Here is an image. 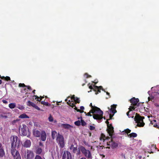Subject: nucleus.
I'll return each mask as SVG.
<instances>
[{
  "label": "nucleus",
  "mask_w": 159,
  "mask_h": 159,
  "mask_svg": "<svg viewBox=\"0 0 159 159\" xmlns=\"http://www.w3.org/2000/svg\"><path fill=\"white\" fill-rule=\"evenodd\" d=\"M67 103L70 106H71L73 107H75L74 109L75 110H77V111L80 112V113H83L84 112V111H81L80 109H78L77 107H75V103H74V102H70V100H69L68 102H67Z\"/></svg>",
  "instance_id": "obj_15"
},
{
  "label": "nucleus",
  "mask_w": 159,
  "mask_h": 159,
  "mask_svg": "<svg viewBox=\"0 0 159 159\" xmlns=\"http://www.w3.org/2000/svg\"><path fill=\"white\" fill-rule=\"evenodd\" d=\"M90 106L92 108V109L91 110L92 113L93 114V118L98 120L99 122H100L101 120L103 118V111L99 108L96 107H93L92 105V103L90 104Z\"/></svg>",
  "instance_id": "obj_1"
},
{
  "label": "nucleus",
  "mask_w": 159,
  "mask_h": 159,
  "mask_svg": "<svg viewBox=\"0 0 159 159\" xmlns=\"http://www.w3.org/2000/svg\"><path fill=\"white\" fill-rule=\"evenodd\" d=\"M0 117L2 118H4L5 119H6L7 118V116L6 115H3L2 114H1L0 115Z\"/></svg>",
  "instance_id": "obj_36"
},
{
  "label": "nucleus",
  "mask_w": 159,
  "mask_h": 159,
  "mask_svg": "<svg viewBox=\"0 0 159 159\" xmlns=\"http://www.w3.org/2000/svg\"><path fill=\"white\" fill-rule=\"evenodd\" d=\"M5 155L4 151L3 148H1L0 149V157H2Z\"/></svg>",
  "instance_id": "obj_25"
},
{
  "label": "nucleus",
  "mask_w": 159,
  "mask_h": 159,
  "mask_svg": "<svg viewBox=\"0 0 159 159\" xmlns=\"http://www.w3.org/2000/svg\"><path fill=\"white\" fill-rule=\"evenodd\" d=\"M35 105H36L34 103H33H33H32V104L31 105V106L34 107H35Z\"/></svg>",
  "instance_id": "obj_47"
},
{
  "label": "nucleus",
  "mask_w": 159,
  "mask_h": 159,
  "mask_svg": "<svg viewBox=\"0 0 159 159\" xmlns=\"http://www.w3.org/2000/svg\"><path fill=\"white\" fill-rule=\"evenodd\" d=\"M34 159H45V158H42L39 155H37L36 156Z\"/></svg>",
  "instance_id": "obj_31"
},
{
  "label": "nucleus",
  "mask_w": 159,
  "mask_h": 159,
  "mask_svg": "<svg viewBox=\"0 0 159 159\" xmlns=\"http://www.w3.org/2000/svg\"><path fill=\"white\" fill-rule=\"evenodd\" d=\"M143 117H141L139 115H137L134 118V120L137 123V126L139 127H143L145 123L143 121Z\"/></svg>",
  "instance_id": "obj_4"
},
{
  "label": "nucleus",
  "mask_w": 159,
  "mask_h": 159,
  "mask_svg": "<svg viewBox=\"0 0 159 159\" xmlns=\"http://www.w3.org/2000/svg\"><path fill=\"white\" fill-rule=\"evenodd\" d=\"M139 102V100L138 98H131L130 100V102L131 103V106L130 107L129 109V110L126 113L127 116L129 118L130 117H133L134 116L132 117L130 116L129 115V113L132 112V109H133L134 110L135 108L139 106V103L138 102Z\"/></svg>",
  "instance_id": "obj_2"
},
{
  "label": "nucleus",
  "mask_w": 159,
  "mask_h": 159,
  "mask_svg": "<svg viewBox=\"0 0 159 159\" xmlns=\"http://www.w3.org/2000/svg\"><path fill=\"white\" fill-rule=\"evenodd\" d=\"M98 93V92L96 93L95 94L96 95H97Z\"/></svg>",
  "instance_id": "obj_60"
},
{
  "label": "nucleus",
  "mask_w": 159,
  "mask_h": 159,
  "mask_svg": "<svg viewBox=\"0 0 159 159\" xmlns=\"http://www.w3.org/2000/svg\"><path fill=\"white\" fill-rule=\"evenodd\" d=\"M59 126L62 128L68 129H70L72 127V126L67 124H61Z\"/></svg>",
  "instance_id": "obj_16"
},
{
  "label": "nucleus",
  "mask_w": 159,
  "mask_h": 159,
  "mask_svg": "<svg viewBox=\"0 0 159 159\" xmlns=\"http://www.w3.org/2000/svg\"><path fill=\"white\" fill-rule=\"evenodd\" d=\"M56 140L57 143L59 145L61 148H63L64 146V141L63 136L61 134L58 133L56 138Z\"/></svg>",
  "instance_id": "obj_5"
},
{
  "label": "nucleus",
  "mask_w": 159,
  "mask_h": 159,
  "mask_svg": "<svg viewBox=\"0 0 159 159\" xmlns=\"http://www.w3.org/2000/svg\"><path fill=\"white\" fill-rule=\"evenodd\" d=\"M41 139L42 141H44L46 140L47 138V134L44 131H42L41 133Z\"/></svg>",
  "instance_id": "obj_17"
},
{
  "label": "nucleus",
  "mask_w": 159,
  "mask_h": 159,
  "mask_svg": "<svg viewBox=\"0 0 159 159\" xmlns=\"http://www.w3.org/2000/svg\"><path fill=\"white\" fill-rule=\"evenodd\" d=\"M2 148V144L0 143V149Z\"/></svg>",
  "instance_id": "obj_52"
},
{
  "label": "nucleus",
  "mask_w": 159,
  "mask_h": 159,
  "mask_svg": "<svg viewBox=\"0 0 159 159\" xmlns=\"http://www.w3.org/2000/svg\"><path fill=\"white\" fill-rule=\"evenodd\" d=\"M39 145H40V146H43V143H41V142H40L39 143Z\"/></svg>",
  "instance_id": "obj_50"
},
{
  "label": "nucleus",
  "mask_w": 159,
  "mask_h": 159,
  "mask_svg": "<svg viewBox=\"0 0 159 159\" xmlns=\"http://www.w3.org/2000/svg\"><path fill=\"white\" fill-rule=\"evenodd\" d=\"M77 150V148H74L73 149V152H75V151L76 150Z\"/></svg>",
  "instance_id": "obj_45"
},
{
  "label": "nucleus",
  "mask_w": 159,
  "mask_h": 159,
  "mask_svg": "<svg viewBox=\"0 0 159 159\" xmlns=\"http://www.w3.org/2000/svg\"><path fill=\"white\" fill-rule=\"evenodd\" d=\"M148 93L149 94V93H150V91H148Z\"/></svg>",
  "instance_id": "obj_61"
},
{
  "label": "nucleus",
  "mask_w": 159,
  "mask_h": 159,
  "mask_svg": "<svg viewBox=\"0 0 159 159\" xmlns=\"http://www.w3.org/2000/svg\"><path fill=\"white\" fill-rule=\"evenodd\" d=\"M81 125L83 126L85 125L86 124L85 122H84V121L83 120H81Z\"/></svg>",
  "instance_id": "obj_39"
},
{
  "label": "nucleus",
  "mask_w": 159,
  "mask_h": 159,
  "mask_svg": "<svg viewBox=\"0 0 159 159\" xmlns=\"http://www.w3.org/2000/svg\"><path fill=\"white\" fill-rule=\"evenodd\" d=\"M84 76H86V78H88V77H91V76L90 75H88L87 73H85L84 75Z\"/></svg>",
  "instance_id": "obj_41"
},
{
  "label": "nucleus",
  "mask_w": 159,
  "mask_h": 159,
  "mask_svg": "<svg viewBox=\"0 0 159 159\" xmlns=\"http://www.w3.org/2000/svg\"><path fill=\"white\" fill-rule=\"evenodd\" d=\"M16 156L15 157L14 159H21V157L20 154Z\"/></svg>",
  "instance_id": "obj_33"
},
{
  "label": "nucleus",
  "mask_w": 159,
  "mask_h": 159,
  "mask_svg": "<svg viewBox=\"0 0 159 159\" xmlns=\"http://www.w3.org/2000/svg\"><path fill=\"white\" fill-rule=\"evenodd\" d=\"M151 99H152V98H151L150 97H148V101L150 100Z\"/></svg>",
  "instance_id": "obj_51"
},
{
  "label": "nucleus",
  "mask_w": 159,
  "mask_h": 159,
  "mask_svg": "<svg viewBox=\"0 0 159 159\" xmlns=\"http://www.w3.org/2000/svg\"><path fill=\"white\" fill-rule=\"evenodd\" d=\"M16 103H10L8 106L11 109H13L16 107Z\"/></svg>",
  "instance_id": "obj_26"
},
{
  "label": "nucleus",
  "mask_w": 159,
  "mask_h": 159,
  "mask_svg": "<svg viewBox=\"0 0 159 159\" xmlns=\"http://www.w3.org/2000/svg\"><path fill=\"white\" fill-rule=\"evenodd\" d=\"M19 118H21V119L29 118V117L28 116H27L26 114L23 113V114L20 115L19 116Z\"/></svg>",
  "instance_id": "obj_22"
},
{
  "label": "nucleus",
  "mask_w": 159,
  "mask_h": 159,
  "mask_svg": "<svg viewBox=\"0 0 159 159\" xmlns=\"http://www.w3.org/2000/svg\"><path fill=\"white\" fill-rule=\"evenodd\" d=\"M17 107L20 110H23L25 108V107L21 105H18Z\"/></svg>",
  "instance_id": "obj_30"
},
{
  "label": "nucleus",
  "mask_w": 159,
  "mask_h": 159,
  "mask_svg": "<svg viewBox=\"0 0 159 159\" xmlns=\"http://www.w3.org/2000/svg\"><path fill=\"white\" fill-rule=\"evenodd\" d=\"M32 103H33V102H31L30 101H28L27 102V105L29 106H31Z\"/></svg>",
  "instance_id": "obj_35"
},
{
  "label": "nucleus",
  "mask_w": 159,
  "mask_h": 159,
  "mask_svg": "<svg viewBox=\"0 0 159 159\" xmlns=\"http://www.w3.org/2000/svg\"><path fill=\"white\" fill-rule=\"evenodd\" d=\"M106 93H107V95H109V93H108V92H106Z\"/></svg>",
  "instance_id": "obj_55"
},
{
  "label": "nucleus",
  "mask_w": 159,
  "mask_h": 159,
  "mask_svg": "<svg viewBox=\"0 0 159 159\" xmlns=\"http://www.w3.org/2000/svg\"><path fill=\"white\" fill-rule=\"evenodd\" d=\"M19 86L21 87H27V89L30 90H31V87L30 86H26L24 84L20 83L19 84Z\"/></svg>",
  "instance_id": "obj_27"
},
{
  "label": "nucleus",
  "mask_w": 159,
  "mask_h": 159,
  "mask_svg": "<svg viewBox=\"0 0 159 159\" xmlns=\"http://www.w3.org/2000/svg\"><path fill=\"white\" fill-rule=\"evenodd\" d=\"M91 113H92L91 112V111L90 110V111L88 112L87 114L86 115L88 116H91Z\"/></svg>",
  "instance_id": "obj_42"
},
{
  "label": "nucleus",
  "mask_w": 159,
  "mask_h": 159,
  "mask_svg": "<svg viewBox=\"0 0 159 159\" xmlns=\"http://www.w3.org/2000/svg\"><path fill=\"white\" fill-rule=\"evenodd\" d=\"M11 154L12 155L14 158H15V157L18 154H20L19 152L14 148H12L11 149Z\"/></svg>",
  "instance_id": "obj_18"
},
{
  "label": "nucleus",
  "mask_w": 159,
  "mask_h": 159,
  "mask_svg": "<svg viewBox=\"0 0 159 159\" xmlns=\"http://www.w3.org/2000/svg\"><path fill=\"white\" fill-rule=\"evenodd\" d=\"M48 119L50 122H52L53 121V119L51 115H50L49 116L48 118Z\"/></svg>",
  "instance_id": "obj_29"
},
{
  "label": "nucleus",
  "mask_w": 159,
  "mask_h": 159,
  "mask_svg": "<svg viewBox=\"0 0 159 159\" xmlns=\"http://www.w3.org/2000/svg\"><path fill=\"white\" fill-rule=\"evenodd\" d=\"M74 148V146H73V145H72L71 146H70V149H73V148Z\"/></svg>",
  "instance_id": "obj_46"
},
{
  "label": "nucleus",
  "mask_w": 159,
  "mask_h": 159,
  "mask_svg": "<svg viewBox=\"0 0 159 159\" xmlns=\"http://www.w3.org/2000/svg\"><path fill=\"white\" fill-rule=\"evenodd\" d=\"M2 101L3 103L5 104H7L8 103V102L6 100H2Z\"/></svg>",
  "instance_id": "obj_43"
},
{
  "label": "nucleus",
  "mask_w": 159,
  "mask_h": 159,
  "mask_svg": "<svg viewBox=\"0 0 159 159\" xmlns=\"http://www.w3.org/2000/svg\"><path fill=\"white\" fill-rule=\"evenodd\" d=\"M54 122H56V120H55V121H54Z\"/></svg>",
  "instance_id": "obj_63"
},
{
  "label": "nucleus",
  "mask_w": 159,
  "mask_h": 159,
  "mask_svg": "<svg viewBox=\"0 0 159 159\" xmlns=\"http://www.w3.org/2000/svg\"><path fill=\"white\" fill-rule=\"evenodd\" d=\"M113 128L112 127H108V133L109 135L111 136L113 133Z\"/></svg>",
  "instance_id": "obj_20"
},
{
  "label": "nucleus",
  "mask_w": 159,
  "mask_h": 159,
  "mask_svg": "<svg viewBox=\"0 0 159 159\" xmlns=\"http://www.w3.org/2000/svg\"><path fill=\"white\" fill-rule=\"evenodd\" d=\"M72 99H73L74 101L76 103H79L80 102V100L79 98L77 97H75V96L74 95L72 96L70 99L71 100Z\"/></svg>",
  "instance_id": "obj_21"
},
{
  "label": "nucleus",
  "mask_w": 159,
  "mask_h": 159,
  "mask_svg": "<svg viewBox=\"0 0 159 159\" xmlns=\"http://www.w3.org/2000/svg\"><path fill=\"white\" fill-rule=\"evenodd\" d=\"M32 133L33 135L35 137H39L40 136L41 132L36 129H33Z\"/></svg>",
  "instance_id": "obj_14"
},
{
  "label": "nucleus",
  "mask_w": 159,
  "mask_h": 159,
  "mask_svg": "<svg viewBox=\"0 0 159 159\" xmlns=\"http://www.w3.org/2000/svg\"><path fill=\"white\" fill-rule=\"evenodd\" d=\"M67 101H68V99H66L65 100V101H67Z\"/></svg>",
  "instance_id": "obj_58"
},
{
  "label": "nucleus",
  "mask_w": 159,
  "mask_h": 159,
  "mask_svg": "<svg viewBox=\"0 0 159 159\" xmlns=\"http://www.w3.org/2000/svg\"><path fill=\"white\" fill-rule=\"evenodd\" d=\"M52 137L53 139H54L56 138V137L57 136V132L55 131H53L52 132Z\"/></svg>",
  "instance_id": "obj_23"
},
{
  "label": "nucleus",
  "mask_w": 159,
  "mask_h": 159,
  "mask_svg": "<svg viewBox=\"0 0 159 159\" xmlns=\"http://www.w3.org/2000/svg\"><path fill=\"white\" fill-rule=\"evenodd\" d=\"M111 108L110 109L109 107H108L109 111H107L106 113L108 115H109L110 119H111L114 114L116 112V105H113L111 106Z\"/></svg>",
  "instance_id": "obj_6"
},
{
  "label": "nucleus",
  "mask_w": 159,
  "mask_h": 159,
  "mask_svg": "<svg viewBox=\"0 0 159 159\" xmlns=\"http://www.w3.org/2000/svg\"><path fill=\"white\" fill-rule=\"evenodd\" d=\"M72 156L71 153L69 151H65L64 152L62 159H72Z\"/></svg>",
  "instance_id": "obj_9"
},
{
  "label": "nucleus",
  "mask_w": 159,
  "mask_h": 159,
  "mask_svg": "<svg viewBox=\"0 0 159 159\" xmlns=\"http://www.w3.org/2000/svg\"><path fill=\"white\" fill-rule=\"evenodd\" d=\"M41 104L45 105H48V102H45L43 101H42L41 102Z\"/></svg>",
  "instance_id": "obj_38"
},
{
  "label": "nucleus",
  "mask_w": 159,
  "mask_h": 159,
  "mask_svg": "<svg viewBox=\"0 0 159 159\" xmlns=\"http://www.w3.org/2000/svg\"><path fill=\"white\" fill-rule=\"evenodd\" d=\"M90 84H89L88 85L89 86V88L90 89H93L95 91H96L97 90H98L99 92H100V89H102V90L104 91L103 89L102 88V87L101 86L98 87L95 85H93L92 86L91 85H90Z\"/></svg>",
  "instance_id": "obj_12"
},
{
  "label": "nucleus",
  "mask_w": 159,
  "mask_h": 159,
  "mask_svg": "<svg viewBox=\"0 0 159 159\" xmlns=\"http://www.w3.org/2000/svg\"><path fill=\"white\" fill-rule=\"evenodd\" d=\"M80 159H86L85 157H82V158H80Z\"/></svg>",
  "instance_id": "obj_53"
},
{
  "label": "nucleus",
  "mask_w": 159,
  "mask_h": 159,
  "mask_svg": "<svg viewBox=\"0 0 159 159\" xmlns=\"http://www.w3.org/2000/svg\"><path fill=\"white\" fill-rule=\"evenodd\" d=\"M42 152V149L41 148H38L36 151V153L38 154H40Z\"/></svg>",
  "instance_id": "obj_28"
},
{
  "label": "nucleus",
  "mask_w": 159,
  "mask_h": 159,
  "mask_svg": "<svg viewBox=\"0 0 159 159\" xmlns=\"http://www.w3.org/2000/svg\"><path fill=\"white\" fill-rule=\"evenodd\" d=\"M80 109L81 111H83L84 109V107L83 106H81L80 107Z\"/></svg>",
  "instance_id": "obj_44"
},
{
  "label": "nucleus",
  "mask_w": 159,
  "mask_h": 159,
  "mask_svg": "<svg viewBox=\"0 0 159 159\" xmlns=\"http://www.w3.org/2000/svg\"><path fill=\"white\" fill-rule=\"evenodd\" d=\"M107 138H108L106 137L105 135L103 134H102L100 139L101 141L104 142L105 140L107 139Z\"/></svg>",
  "instance_id": "obj_24"
},
{
  "label": "nucleus",
  "mask_w": 159,
  "mask_h": 159,
  "mask_svg": "<svg viewBox=\"0 0 159 159\" xmlns=\"http://www.w3.org/2000/svg\"><path fill=\"white\" fill-rule=\"evenodd\" d=\"M34 96L35 97V99H38L39 98V97L35 95Z\"/></svg>",
  "instance_id": "obj_49"
},
{
  "label": "nucleus",
  "mask_w": 159,
  "mask_h": 159,
  "mask_svg": "<svg viewBox=\"0 0 159 159\" xmlns=\"http://www.w3.org/2000/svg\"><path fill=\"white\" fill-rule=\"evenodd\" d=\"M108 122V120H107L106 121V123H107Z\"/></svg>",
  "instance_id": "obj_59"
},
{
  "label": "nucleus",
  "mask_w": 159,
  "mask_h": 159,
  "mask_svg": "<svg viewBox=\"0 0 159 159\" xmlns=\"http://www.w3.org/2000/svg\"><path fill=\"white\" fill-rule=\"evenodd\" d=\"M80 149L82 152L86 157L88 158H92L91 152L89 150L86 149L84 147H81Z\"/></svg>",
  "instance_id": "obj_7"
},
{
  "label": "nucleus",
  "mask_w": 159,
  "mask_h": 159,
  "mask_svg": "<svg viewBox=\"0 0 159 159\" xmlns=\"http://www.w3.org/2000/svg\"><path fill=\"white\" fill-rule=\"evenodd\" d=\"M40 97L41 98V99L40 100H39V99H37V100L38 101H40L41 99H42L43 98V97H42L40 96Z\"/></svg>",
  "instance_id": "obj_48"
},
{
  "label": "nucleus",
  "mask_w": 159,
  "mask_h": 159,
  "mask_svg": "<svg viewBox=\"0 0 159 159\" xmlns=\"http://www.w3.org/2000/svg\"><path fill=\"white\" fill-rule=\"evenodd\" d=\"M19 121V120L18 119H16V120H13L12 121V123L13 124H14L16 123V122L18 121Z\"/></svg>",
  "instance_id": "obj_37"
},
{
  "label": "nucleus",
  "mask_w": 159,
  "mask_h": 159,
  "mask_svg": "<svg viewBox=\"0 0 159 159\" xmlns=\"http://www.w3.org/2000/svg\"><path fill=\"white\" fill-rule=\"evenodd\" d=\"M25 156L26 159H33L34 157V154L32 151L27 150Z\"/></svg>",
  "instance_id": "obj_11"
},
{
  "label": "nucleus",
  "mask_w": 159,
  "mask_h": 159,
  "mask_svg": "<svg viewBox=\"0 0 159 159\" xmlns=\"http://www.w3.org/2000/svg\"><path fill=\"white\" fill-rule=\"evenodd\" d=\"M31 145V142L30 140H27L24 143V146L26 148L30 147Z\"/></svg>",
  "instance_id": "obj_19"
},
{
  "label": "nucleus",
  "mask_w": 159,
  "mask_h": 159,
  "mask_svg": "<svg viewBox=\"0 0 159 159\" xmlns=\"http://www.w3.org/2000/svg\"><path fill=\"white\" fill-rule=\"evenodd\" d=\"M35 90H34L33 91V93H35Z\"/></svg>",
  "instance_id": "obj_54"
},
{
  "label": "nucleus",
  "mask_w": 159,
  "mask_h": 159,
  "mask_svg": "<svg viewBox=\"0 0 159 159\" xmlns=\"http://www.w3.org/2000/svg\"><path fill=\"white\" fill-rule=\"evenodd\" d=\"M153 146H154V147H156L155 145H153Z\"/></svg>",
  "instance_id": "obj_62"
},
{
  "label": "nucleus",
  "mask_w": 159,
  "mask_h": 159,
  "mask_svg": "<svg viewBox=\"0 0 159 159\" xmlns=\"http://www.w3.org/2000/svg\"><path fill=\"white\" fill-rule=\"evenodd\" d=\"M11 148L17 147L19 148L22 144V143L20 141L17 136H13L11 138Z\"/></svg>",
  "instance_id": "obj_3"
},
{
  "label": "nucleus",
  "mask_w": 159,
  "mask_h": 159,
  "mask_svg": "<svg viewBox=\"0 0 159 159\" xmlns=\"http://www.w3.org/2000/svg\"><path fill=\"white\" fill-rule=\"evenodd\" d=\"M36 109L38 110H40V109L37 105H35L34 107Z\"/></svg>",
  "instance_id": "obj_40"
},
{
  "label": "nucleus",
  "mask_w": 159,
  "mask_h": 159,
  "mask_svg": "<svg viewBox=\"0 0 159 159\" xmlns=\"http://www.w3.org/2000/svg\"><path fill=\"white\" fill-rule=\"evenodd\" d=\"M80 124L81 122L79 120L75 122V124L76 125H79Z\"/></svg>",
  "instance_id": "obj_32"
},
{
  "label": "nucleus",
  "mask_w": 159,
  "mask_h": 159,
  "mask_svg": "<svg viewBox=\"0 0 159 159\" xmlns=\"http://www.w3.org/2000/svg\"><path fill=\"white\" fill-rule=\"evenodd\" d=\"M2 112V111H0V113H1Z\"/></svg>",
  "instance_id": "obj_64"
},
{
  "label": "nucleus",
  "mask_w": 159,
  "mask_h": 159,
  "mask_svg": "<svg viewBox=\"0 0 159 159\" xmlns=\"http://www.w3.org/2000/svg\"><path fill=\"white\" fill-rule=\"evenodd\" d=\"M2 83V80L0 79V84H1Z\"/></svg>",
  "instance_id": "obj_56"
},
{
  "label": "nucleus",
  "mask_w": 159,
  "mask_h": 159,
  "mask_svg": "<svg viewBox=\"0 0 159 159\" xmlns=\"http://www.w3.org/2000/svg\"><path fill=\"white\" fill-rule=\"evenodd\" d=\"M28 132V128L27 126L25 125H23L21 129V133L22 135L23 136H26Z\"/></svg>",
  "instance_id": "obj_10"
},
{
  "label": "nucleus",
  "mask_w": 159,
  "mask_h": 159,
  "mask_svg": "<svg viewBox=\"0 0 159 159\" xmlns=\"http://www.w3.org/2000/svg\"><path fill=\"white\" fill-rule=\"evenodd\" d=\"M125 133H127V134H128V133H130V132L131 130L128 129H125ZM127 136L128 137L130 138L131 137H135L137 136V134L135 133H132L129 134H127Z\"/></svg>",
  "instance_id": "obj_13"
},
{
  "label": "nucleus",
  "mask_w": 159,
  "mask_h": 159,
  "mask_svg": "<svg viewBox=\"0 0 159 159\" xmlns=\"http://www.w3.org/2000/svg\"><path fill=\"white\" fill-rule=\"evenodd\" d=\"M107 145L108 146L107 148L109 149H114L116 148L118 146V144L114 142L112 140L107 142Z\"/></svg>",
  "instance_id": "obj_8"
},
{
  "label": "nucleus",
  "mask_w": 159,
  "mask_h": 159,
  "mask_svg": "<svg viewBox=\"0 0 159 159\" xmlns=\"http://www.w3.org/2000/svg\"><path fill=\"white\" fill-rule=\"evenodd\" d=\"M89 128L90 130H93L95 129V127L93 126L90 125L89 127Z\"/></svg>",
  "instance_id": "obj_34"
},
{
  "label": "nucleus",
  "mask_w": 159,
  "mask_h": 159,
  "mask_svg": "<svg viewBox=\"0 0 159 159\" xmlns=\"http://www.w3.org/2000/svg\"><path fill=\"white\" fill-rule=\"evenodd\" d=\"M154 88H154V87H152V88H151V90H153V89H154Z\"/></svg>",
  "instance_id": "obj_57"
}]
</instances>
